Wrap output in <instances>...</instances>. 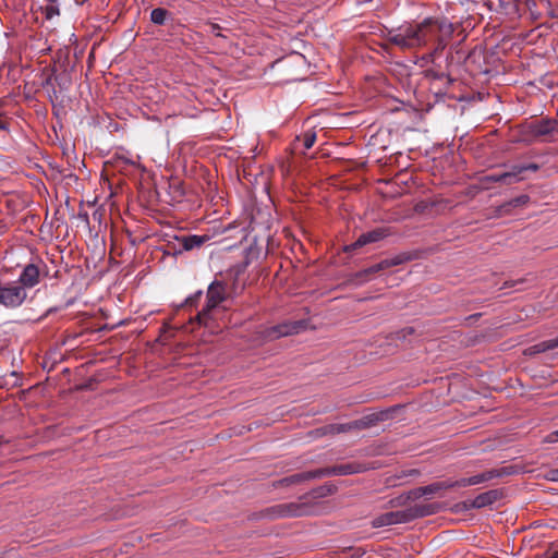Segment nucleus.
<instances>
[{
  "label": "nucleus",
  "mask_w": 558,
  "mask_h": 558,
  "mask_svg": "<svg viewBox=\"0 0 558 558\" xmlns=\"http://www.w3.org/2000/svg\"><path fill=\"white\" fill-rule=\"evenodd\" d=\"M25 287L16 281H2L0 279V305L5 308H17L27 300Z\"/></svg>",
  "instance_id": "nucleus-4"
},
{
  "label": "nucleus",
  "mask_w": 558,
  "mask_h": 558,
  "mask_svg": "<svg viewBox=\"0 0 558 558\" xmlns=\"http://www.w3.org/2000/svg\"><path fill=\"white\" fill-rule=\"evenodd\" d=\"M386 236V232L383 229H376L366 233L361 234L357 240L352 243L350 246H347V251L355 250L357 247H362L369 243L378 242L379 240Z\"/></svg>",
  "instance_id": "nucleus-11"
},
{
  "label": "nucleus",
  "mask_w": 558,
  "mask_h": 558,
  "mask_svg": "<svg viewBox=\"0 0 558 558\" xmlns=\"http://www.w3.org/2000/svg\"><path fill=\"white\" fill-rule=\"evenodd\" d=\"M220 29H221V27L218 24H210L209 25V33L215 35V36H222L220 34Z\"/></svg>",
  "instance_id": "nucleus-23"
},
{
  "label": "nucleus",
  "mask_w": 558,
  "mask_h": 558,
  "mask_svg": "<svg viewBox=\"0 0 558 558\" xmlns=\"http://www.w3.org/2000/svg\"><path fill=\"white\" fill-rule=\"evenodd\" d=\"M16 282L25 287V291L34 288L40 282L39 267L35 264L26 265L20 274V277L16 280Z\"/></svg>",
  "instance_id": "nucleus-9"
},
{
  "label": "nucleus",
  "mask_w": 558,
  "mask_h": 558,
  "mask_svg": "<svg viewBox=\"0 0 558 558\" xmlns=\"http://www.w3.org/2000/svg\"><path fill=\"white\" fill-rule=\"evenodd\" d=\"M305 327L304 322H286L264 330V338L266 340H275L280 337H287L291 335L299 333Z\"/></svg>",
  "instance_id": "nucleus-8"
},
{
  "label": "nucleus",
  "mask_w": 558,
  "mask_h": 558,
  "mask_svg": "<svg viewBox=\"0 0 558 558\" xmlns=\"http://www.w3.org/2000/svg\"><path fill=\"white\" fill-rule=\"evenodd\" d=\"M351 429H357V426H355V421L347 424H331L322 428L320 430L323 434H340Z\"/></svg>",
  "instance_id": "nucleus-16"
},
{
  "label": "nucleus",
  "mask_w": 558,
  "mask_h": 558,
  "mask_svg": "<svg viewBox=\"0 0 558 558\" xmlns=\"http://www.w3.org/2000/svg\"><path fill=\"white\" fill-rule=\"evenodd\" d=\"M527 195H521L519 197H515L514 199L510 201L507 205L510 207H517V206H523L529 202Z\"/></svg>",
  "instance_id": "nucleus-21"
},
{
  "label": "nucleus",
  "mask_w": 558,
  "mask_h": 558,
  "mask_svg": "<svg viewBox=\"0 0 558 558\" xmlns=\"http://www.w3.org/2000/svg\"><path fill=\"white\" fill-rule=\"evenodd\" d=\"M548 478L550 481L558 482V469L550 470L549 473H548Z\"/></svg>",
  "instance_id": "nucleus-26"
},
{
  "label": "nucleus",
  "mask_w": 558,
  "mask_h": 558,
  "mask_svg": "<svg viewBox=\"0 0 558 558\" xmlns=\"http://www.w3.org/2000/svg\"><path fill=\"white\" fill-rule=\"evenodd\" d=\"M555 125L553 120H542L533 123L531 130L535 136H547L554 132Z\"/></svg>",
  "instance_id": "nucleus-12"
},
{
  "label": "nucleus",
  "mask_w": 558,
  "mask_h": 558,
  "mask_svg": "<svg viewBox=\"0 0 558 558\" xmlns=\"http://www.w3.org/2000/svg\"><path fill=\"white\" fill-rule=\"evenodd\" d=\"M397 264H398V262L385 259V260H381L380 263H377L366 269H363L355 275L357 283H364V282L368 281L372 275L377 274V272H379L384 269H387Z\"/></svg>",
  "instance_id": "nucleus-10"
},
{
  "label": "nucleus",
  "mask_w": 558,
  "mask_h": 558,
  "mask_svg": "<svg viewBox=\"0 0 558 558\" xmlns=\"http://www.w3.org/2000/svg\"><path fill=\"white\" fill-rule=\"evenodd\" d=\"M385 416H386V414L383 412L381 413H373V414L362 417L361 420L355 421V426H357V429H364V428L375 425L379 421H383Z\"/></svg>",
  "instance_id": "nucleus-14"
},
{
  "label": "nucleus",
  "mask_w": 558,
  "mask_h": 558,
  "mask_svg": "<svg viewBox=\"0 0 558 558\" xmlns=\"http://www.w3.org/2000/svg\"><path fill=\"white\" fill-rule=\"evenodd\" d=\"M495 476L494 472H485L471 477H462L458 481L436 482L411 492V498L416 499L423 496L440 495L441 492L453 487H466L481 484Z\"/></svg>",
  "instance_id": "nucleus-2"
},
{
  "label": "nucleus",
  "mask_w": 558,
  "mask_h": 558,
  "mask_svg": "<svg viewBox=\"0 0 558 558\" xmlns=\"http://www.w3.org/2000/svg\"><path fill=\"white\" fill-rule=\"evenodd\" d=\"M364 469L354 464H341L328 470L326 473L331 475H348L362 472Z\"/></svg>",
  "instance_id": "nucleus-15"
},
{
  "label": "nucleus",
  "mask_w": 558,
  "mask_h": 558,
  "mask_svg": "<svg viewBox=\"0 0 558 558\" xmlns=\"http://www.w3.org/2000/svg\"><path fill=\"white\" fill-rule=\"evenodd\" d=\"M207 239L208 238L204 235H189L183 236L181 242L184 250L189 251L202 246L207 241Z\"/></svg>",
  "instance_id": "nucleus-17"
},
{
  "label": "nucleus",
  "mask_w": 558,
  "mask_h": 558,
  "mask_svg": "<svg viewBox=\"0 0 558 558\" xmlns=\"http://www.w3.org/2000/svg\"><path fill=\"white\" fill-rule=\"evenodd\" d=\"M311 513V508L303 502L275 505L266 509L265 514L270 519L303 517Z\"/></svg>",
  "instance_id": "nucleus-6"
},
{
  "label": "nucleus",
  "mask_w": 558,
  "mask_h": 558,
  "mask_svg": "<svg viewBox=\"0 0 558 558\" xmlns=\"http://www.w3.org/2000/svg\"><path fill=\"white\" fill-rule=\"evenodd\" d=\"M497 497H498L497 490H489V492L480 494L472 500L471 507H473V508L486 507V506L495 502Z\"/></svg>",
  "instance_id": "nucleus-13"
},
{
  "label": "nucleus",
  "mask_w": 558,
  "mask_h": 558,
  "mask_svg": "<svg viewBox=\"0 0 558 558\" xmlns=\"http://www.w3.org/2000/svg\"><path fill=\"white\" fill-rule=\"evenodd\" d=\"M432 513H434V508L432 506H414L403 510L383 513L373 520L372 525L373 527H383L407 523L416 518L426 517Z\"/></svg>",
  "instance_id": "nucleus-3"
},
{
  "label": "nucleus",
  "mask_w": 558,
  "mask_h": 558,
  "mask_svg": "<svg viewBox=\"0 0 558 558\" xmlns=\"http://www.w3.org/2000/svg\"><path fill=\"white\" fill-rule=\"evenodd\" d=\"M59 14V10L56 5H53L52 3L51 4H48L46 7V16L47 19H51L52 16Z\"/></svg>",
  "instance_id": "nucleus-22"
},
{
  "label": "nucleus",
  "mask_w": 558,
  "mask_h": 558,
  "mask_svg": "<svg viewBox=\"0 0 558 558\" xmlns=\"http://www.w3.org/2000/svg\"><path fill=\"white\" fill-rule=\"evenodd\" d=\"M546 441H547V442H556V441H558V429H557L556 432L550 433V434L546 437Z\"/></svg>",
  "instance_id": "nucleus-24"
},
{
  "label": "nucleus",
  "mask_w": 558,
  "mask_h": 558,
  "mask_svg": "<svg viewBox=\"0 0 558 558\" xmlns=\"http://www.w3.org/2000/svg\"><path fill=\"white\" fill-rule=\"evenodd\" d=\"M228 296L227 287L222 281H214L207 290L206 306L197 314L196 319L201 324H206L211 310L222 303Z\"/></svg>",
  "instance_id": "nucleus-5"
},
{
  "label": "nucleus",
  "mask_w": 558,
  "mask_h": 558,
  "mask_svg": "<svg viewBox=\"0 0 558 558\" xmlns=\"http://www.w3.org/2000/svg\"><path fill=\"white\" fill-rule=\"evenodd\" d=\"M454 29L442 19L426 17L389 33V41L403 50H418L433 46L427 59L433 61L448 45Z\"/></svg>",
  "instance_id": "nucleus-1"
},
{
  "label": "nucleus",
  "mask_w": 558,
  "mask_h": 558,
  "mask_svg": "<svg viewBox=\"0 0 558 558\" xmlns=\"http://www.w3.org/2000/svg\"><path fill=\"white\" fill-rule=\"evenodd\" d=\"M537 169L538 166L535 163H530L526 166L514 165L508 171L486 175L485 180L489 182H500L502 184H512L524 179L522 175L524 171H536Z\"/></svg>",
  "instance_id": "nucleus-7"
},
{
  "label": "nucleus",
  "mask_w": 558,
  "mask_h": 558,
  "mask_svg": "<svg viewBox=\"0 0 558 558\" xmlns=\"http://www.w3.org/2000/svg\"><path fill=\"white\" fill-rule=\"evenodd\" d=\"M316 141V134L313 132H306L303 135V146L305 149H310L313 147L314 143Z\"/></svg>",
  "instance_id": "nucleus-20"
},
{
  "label": "nucleus",
  "mask_w": 558,
  "mask_h": 558,
  "mask_svg": "<svg viewBox=\"0 0 558 558\" xmlns=\"http://www.w3.org/2000/svg\"><path fill=\"white\" fill-rule=\"evenodd\" d=\"M558 348V337L555 339H549L546 341H543L536 345H534L533 349H535L536 352H545L549 350H554Z\"/></svg>",
  "instance_id": "nucleus-18"
},
{
  "label": "nucleus",
  "mask_w": 558,
  "mask_h": 558,
  "mask_svg": "<svg viewBox=\"0 0 558 558\" xmlns=\"http://www.w3.org/2000/svg\"><path fill=\"white\" fill-rule=\"evenodd\" d=\"M201 296H202V291H198V292H196L193 296L189 298V299L186 300V302H187L189 304H191V305H192V304H194L195 302H197V301L199 300V298H201Z\"/></svg>",
  "instance_id": "nucleus-25"
},
{
  "label": "nucleus",
  "mask_w": 558,
  "mask_h": 558,
  "mask_svg": "<svg viewBox=\"0 0 558 558\" xmlns=\"http://www.w3.org/2000/svg\"><path fill=\"white\" fill-rule=\"evenodd\" d=\"M167 14H168L167 10H165L162 8H156L150 13V20L155 24L162 25L166 21Z\"/></svg>",
  "instance_id": "nucleus-19"
}]
</instances>
